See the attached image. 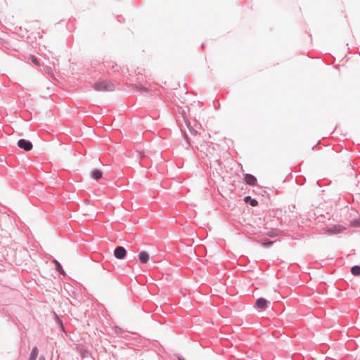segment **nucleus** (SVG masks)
<instances>
[{
	"instance_id": "5701e85b",
	"label": "nucleus",
	"mask_w": 360,
	"mask_h": 360,
	"mask_svg": "<svg viewBox=\"0 0 360 360\" xmlns=\"http://www.w3.org/2000/svg\"><path fill=\"white\" fill-rule=\"evenodd\" d=\"M194 133H196L195 130H193V131H191V134H194Z\"/></svg>"
},
{
	"instance_id": "0eeeda50",
	"label": "nucleus",
	"mask_w": 360,
	"mask_h": 360,
	"mask_svg": "<svg viewBox=\"0 0 360 360\" xmlns=\"http://www.w3.org/2000/svg\"><path fill=\"white\" fill-rule=\"evenodd\" d=\"M150 258L149 254L147 252L142 251L139 255V259L141 263L146 264L148 262Z\"/></svg>"
},
{
	"instance_id": "423d86ee",
	"label": "nucleus",
	"mask_w": 360,
	"mask_h": 360,
	"mask_svg": "<svg viewBox=\"0 0 360 360\" xmlns=\"http://www.w3.org/2000/svg\"><path fill=\"white\" fill-rule=\"evenodd\" d=\"M244 180L248 185L252 186H255L257 184V178L250 174H246Z\"/></svg>"
},
{
	"instance_id": "4468645a",
	"label": "nucleus",
	"mask_w": 360,
	"mask_h": 360,
	"mask_svg": "<svg viewBox=\"0 0 360 360\" xmlns=\"http://www.w3.org/2000/svg\"><path fill=\"white\" fill-rule=\"evenodd\" d=\"M351 226L352 227L358 228L360 227V217L356 219H354L351 221Z\"/></svg>"
},
{
	"instance_id": "9b49d317",
	"label": "nucleus",
	"mask_w": 360,
	"mask_h": 360,
	"mask_svg": "<svg viewBox=\"0 0 360 360\" xmlns=\"http://www.w3.org/2000/svg\"><path fill=\"white\" fill-rule=\"evenodd\" d=\"M53 263L55 264V266H56V269L58 272L60 273V274L61 275H65V273L63 269V266H61L60 263L56 260V259H54L53 260Z\"/></svg>"
},
{
	"instance_id": "20e7f679",
	"label": "nucleus",
	"mask_w": 360,
	"mask_h": 360,
	"mask_svg": "<svg viewBox=\"0 0 360 360\" xmlns=\"http://www.w3.org/2000/svg\"><path fill=\"white\" fill-rule=\"evenodd\" d=\"M127 255V250L122 246H117L114 250V256L118 259H123Z\"/></svg>"
},
{
	"instance_id": "6e6552de",
	"label": "nucleus",
	"mask_w": 360,
	"mask_h": 360,
	"mask_svg": "<svg viewBox=\"0 0 360 360\" xmlns=\"http://www.w3.org/2000/svg\"><path fill=\"white\" fill-rule=\"evenodd\" d=\"M103 176V172L101 170L98 169H95L91 172V176L92 179L98 181L101 179Z\"/></svg>"
},
{
	"instance_id": "f257e3e1",
	"label": "nucleus",
	"mask_w": 360,
	"mask_h": 360,
	"mask_svg": "<svg viewBox=\"0 0 360 360\" xmlns=\"http://www.w3.org/2000/svg\"><path fill=\"white\" fill-rule=\"evenodd\" d=\"M94 88L98 91H112L115 90L114 84L107 79L97 82L94 84Z\"/></svg>"
},
{
	"instance_id": "a211bd4d",
	"label": "nucleus",
	"mask_w": 360,
	"mask_h": 360,
	"mask_svg": "<svg viewBox=\"0 0 360 360\" xmlns=\"http://www.w3.org/2000/svg\"><path fill=\"white\" fill-rule=\"evenodd\" d=\"M39 360H46L45 357L44 356H41L39 359Z\"/></svg>"
},
{
	"instance_id": "f03ea898",
	"label": "nucleus",
	"mask_w": 360,
	"mask_h": 360,
	"mask_svg": "<svg viewBox=\"0 0 360 360\" xmlns=\"http://www.w3.org/2000/svg\"><path fill=\"white\" fill-rule=\"evenodd\" d=\"M103 66L108 70L109 75H119L120 67L111 60H105L103 62Z\"/></svg>"
},
{
	"instance_id": "7ed1b4c3",
	"label": "nucleus",
	"mask_w": 360,
	"mask_h": 360,
	"mask_svg": "<svg viewBox=\"0 0 360 360\" xmlns=\"http://www.w3.org/2000/svg\"><path fill=\"white\" fill-rule=\"evenodd\" d=\"M17 146L20 148L23 149L25 151L31 150L33 147L31 141L24 139H21L18 140V143H17Z\"/></svg>"
},
{
	"instance_id": "1a4fd4ad",
	"label": "nucleus",
	"mask_w": 360,
	"mask_h": 360,
	"mask_svg": "<svg viewBox=\"0 0 360 360\" xmlns=\"http://www.w3.org/2000/svg\"><path fill=\"white\" fill-rule=\"evenodd\" d=\"M344 229V227L340 225H334L328 229V231L330 233H340L342 230Z\"/></svg>"
},
{
	"instance_id": "2eb2a0df",
	"label": "nucleus",
	"mask_w": 360,
	"mask_h": 360,
	"mask_svg": "<svg viewBox=\"0 0 360 360\" xmlns=\"http://www.w3.org/2000/svg\"><path fill=\"white\" fill-rule=\"evenodd\" d=\"M89 355V352L86 351V350H84L82 352V357H87Z\"/></svg>"
},
{
	"instance_id": "4be33fe9",
	"label": "nucleus",
	"mask_w": 360,
	"mask_h": 360,
	"mask_svg": "<svg viewBox=\"0 0 360 360\" xmlns=\"http://www.w3.org/2000/svg\"><path fill=\"white\" fill-rule=\"evenodd\" d=\"M194 133H196L195 130H193V131H191V134H194Z\"/></svg>"
},
{
	"instance_id": "f8f14e48",
	"label": "nucleus",
	"mask_w": 360,
	"mask_h": 360,
	"mask_svg": "<svg viewBox=\"0 0 360 360\" xmlns=\"http://www.w3.org/2000/svg\"><path fill=\"white\" fill-rule=\"evenodd\" d=\"M38 353V348L37 347H34L30 355L29 360H35L37 357Z\"/></svg>"
},
{
	"instance_id": "6ab92c4d",
	"label": "nucleus",
	"mask_w": 360,
	"mask_h": 360,
	"mask_svg": "<svg viewBox=\"0 0 360 360\" xmlns=\"http://www.w3.org/2000/svg\"><path fill=\"white\" fill-rule=\"evenodd\" d=\"M33 62H34V63H37V58H34V59H33Z\"/></svg>"
},
{
	"instance_id": "412c9836",
	"label": "nucleus",
	"mask_w": 360,
	"mask_h": 360,
	"mask_svg": "<svg viewBox=\"0 0 360 360\" xmlns=\"http://www.w3.org/2000/svg\"><path fill=\"white\" fill-rule=\"evenodd\" d=\"M194 133H196L195 130H193V131H191V134H194Z\"/></svg>"
},
{
	"instance_id": "9d476101",
	"label": "nucleus",
	"mask_w": 360,
	"mask_h": 360,
	"mask_svg": "<svg viewBox=\"0 0 360 360\" xmlns=\"http://www.w3.org/2000/svg\"><path fill=\"white\" fill-rule=\"evenodd\" d=\"M245 202H249L252 207H255L258 205V202L256 199L252 198L250 196H245L244 198Z\"/></svg>"
},
{
	"instance_id": "aec40b11",
	"label": "nucleus",
	"mask_w": 360,
	"mask_h": 360,
	"mask_svg": "<svg viewBox=\"0 0 360 360\" xmlns=\"http://www.w3.org/2000/svg\"><path fill=\"white\" fill-rule=\"evenodd\" d=\"M59 323L60 324V326L63 327V323H62V321L59 319Z\"/></svg>"
},
{
	"instance_id": "f3484780",
	"label": "nucleus",
	"mask_w": 360,
	"mask_h": 360,
	"mask_svg": "<svg viewBox=\"0 0 360 360\" xmlns=\"http://www.w3.org/2000/svg\"><path fill=\"white\" fill-rule=\"evenodd\" d=\"M273 243H274V242H273V241H269L268 243H266V245H268V246H270V245H271Z\"/></svg>"
},
{
	"instance_id": "dca6fc26",
	"label": "nucleus",
	"mask_w": 360,
	"mask_h": 360,
	"mask_svg": "<svg viewBox=\"0 0 360 360\" xmlns=\"http://www.w3.org/2000/svg\"><path fill=\"white\" fill-rule=\"evenodd\" d=\"M178 360H185L184 358L180 355H176Z\"/></svg>"
},
{
	"instance_id": "39448f33",
	"label": "nucleus",
	"mask_w": 360,
	"mask_h": 360,
	"mask_svg": "<svg viewBox=\"0 0 360 360\" xmlns=\"http://www.w3.org/2000/svg\"><path fill=\"white\" fill-rule=\"evenodd\" d=\"M269 303L270 302L265 298L260 297L257 300L256 306L257 308H259L260 309H265L267 308L268 304H269Z\"/></svg>"
},
{
	"instance_id": "ddd939ff",
	"label": "nucleus",
	"mask_w": 360,
	"mask_h": 360,
	"mask_svg": "<svg viewBox=\"0 0 360 360\" xmlns=\"http://www.w3.org/2000/svg\"><path fill=\"white\" fill-rule=\"evenodd\" d=\"M351 273L354 276H359L360 275V266H359V265L353 266L351 268Z\"/></svg>"
}]
</instances>
